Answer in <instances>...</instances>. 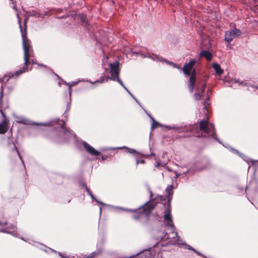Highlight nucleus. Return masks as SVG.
Here are the masks:
<instances>
[{
  "label": "nucleus",
  "mask_w": 258,
  "mask_h": 258,
  "mask_svg": "<svg viewBox=\"0 0 258 258\" xmlns=\"http://www.w3.org/2000/svg\"><path fill=\"white\" fill-rule=\"evenodd\" d=\"M133 218L136 220H138L140 219V215H134L133 216Z\"/></svg>",
  "instance_id": "ea45409f"
},
{
  "label": "nucleus",
  "mask_w": 258,
  "mask_h": 258,
  "mask_svg": "<svg viewBox=\"0 0 258 258\" xmlns=\"http://www.w3.org/2000/svg\"><path fill=\"white\" fill-rule=\"evenodd\" d=\"M209 161L208 160H206L205 161H204L203 163H202V164L201 165H196L193 167H191L189 169H188V170H187L186 171H185V172L184 173V174H186L187 173H190L191 174H194L195 172L196 171H202L203 170H204L205 169H206V168H207V167L209 166Z\"/></svg>",
  "instance_id": "9d476101"
},
{
  "label": "nucleus",
  "mask_w": 258,
  "mask_h": 258,
  "mask_svg": "<svg viewBox=\"0 0 258 258\" xmlns=\"http://www.w3.org/2000/svg\"><path fill=\"white\" fill-rule=\"evenodd\" d=\"M173 184L167 186L165 189L167 196L168 197L167 200V206L166 207V209L164 212V220L165 221V224L166 226L171 227L172 230H175V227L173 224L172 221V218L171 214V205L170 202L172 198L173 194Z\"/></svg>",
  "instance_id": "20e7f679"
},
{
  "label": "nucleus",
  "mask_w": 258,
  "mask_h": 258,
  "mask_svg": "<svg viewBox=\"0 0 258 258\" xmlns=\"http://www.w3.org/2000/svg\"><path fill=\"white\" fill-rule=\"evenodd\" d=\"M101 213H102V209H101V208H100V210H99V215H100V216L101 215Z\"/></svg>",
  "instance_id": "052dcab7"
},
{
  "label": "nucleus",
  "mask_w": 258,
  "mask_h": 258,
  "mask_svg": "<svg viewBox=\"0 0 258 258\" xmlns=\"http://www.w3.org/2000/svg\"><path fill=\"white\" fill-rule=\"evenodd\" d=\"M4 80V78H0V83H3Z\"/></svg>",
  "instance_id": "338daca9"
},
{
  "label": "nucleus",
  "mask_w": 258,
  "mask_h": 258,
  "mask_svg": "<svg viewBox=\"0 0 258 258\" xmlns=\"http://www.w3.org/2000/svg\"><path fill=\"white\" fill-rule=\"evenodd\" d=\"M160 163H159V162H157V163H156V164L155 165V166H156V167H159V166H160Z\"/></svg>",
  "instance_id": "bf43d9fd"
},
{
  "label": "nucleus",
  "mask_w": 258,
  "mask_h": 258,
  "mask_svg": "<svg viewBox=\"0 0 258 258\" xmlns=\"http://www.w3.org/2000/svg\"><path fill=\"white\" fill-rule=\"evenodd\" d=\"M101 252V249H97L96 251L92 252L90 254L86 256L85 258H95Z\"/></svg>",
  "instance_id": "b1692460"
},
{
  "label": "nucleus",
  "mask_w": 258,
  "mask_h": 258,
  "mask_svg": "<svg viewBox=\"0 0 258 258\" xmlns=\"http://www.w3.org/2000/svg\"><path fill=\"white\" fill-rule=\"evenodd\" d=\"M115 78H116V80L115 81H116L118 83H119V84L120 85H121L123 88L125 87V86L123 85L122 81L119 78V76L116 77Z\"/></svg>",
  "instance_id": "f704fd0d"
},
{
  "label": "nucleus",
  "mask_w": 258,
  "mask_h": 258,
  "mask_svg": "<svg viewBox=\"0 0 258 258\" xmlns=\"http://www.w3.org/2000/svg\"><path fill=\"white\" fill-rule=\"evenodd\" d=\"M195 99L197 100H199L201 99V97L204 96V95L201 94L199 92H196L194 94Z\"/></svg>",
  "instance_id": "7c9ffc66"
},
{
  "label": "nucleus",
  "mask_w": 258,
  "mask_h": 258,
  "mask_svg": "<svg viewBox=\"0 0 258 258\" xmlns=\"http://www.w3.org/2000/svg\"><path fill=\"white\" fill-rule=\"evenodd\" d=\"M200 56L205 57L207 60H210L212 57V53L207 50H203L200 52Z\"/></svg>",
  "instance_id": "412c9836"
},
{
  "label": "nucleus",
  "mask_w": 258,
  "mask_h": 258,
  "mask_svg": "<svg viewBox=\"0 0 258 258\" xmlns=\"http://www.w3.org/2000/svg\"><path fill=\"white\" fill-rule=\"evenodd\" d=\"M107 156H106V155L102 156L101 157V159H102V160L104 161V160H106L107 159Z\"/></svg>",
  "instance_id": "8fccbe9b"
},
{
  "label": "nucleus",
  "mask_w": 258,
  "mask_h": 258,
  "mask_svg": "<svg viewBox=\"0 0 258 258\" xmlns=\"http://www.w3.org/2000/svg\"><path fill=\"white\" fill-rule=\"evenodd\" d=\"M58 254L61 258H70L69 257L64 256L61 253L59 252H58Z\"/></svg>",
  "instance_id": "de8ad7c7"
},
{
  "label": "nucleus",
  "mask_w": 258,
  "mask_h": 258,
  "mask_svg": "<svg viewBox=\"0 0 258 258\" xmlns=\"http://www.w3.org/2000/svg\"><path fill=\"white\" fill-rule=\"evenodd\" d=\"M82 186L85 187L86 191L87 192L88 194L91 197L92 200L95 201V202H97L98 203H99L102 205L106 206H108V207H112V206H111L110 205H107V204H104V203L100 202V201H98V200H97L95 198V197L94 196V195L92 194V192L90 190L89 188L87 187V185L85 183H83Z\"/></svg>",
  "instance_id": "dca6fc26"
},
{
  "label": "nucleus",
  "mask_w": 258,
  "mask_h": 258,
  "mask_svg": "<svg viewBox=\"0 0 258 258\" xmlns=\"http://www.w3.org/2000/svg\"><path fill=\"white\" fill-rule=\"evenodd\" d=\"M199 128L204 137H212L219 143H221L216 137L215 129L213 123L205 120H202L200 122Z\"/></svg>",
  "instance_id": "39448f33"
},
{
  "label": "nucleus",
  "mask_w": 258,
  "mask_h": 258,
  "mask_svg": "<svg viewBox=\"0 0 258 258\" xmlns=\"http://www.w3.org/2000/svg\"><path fill=\"white\" fill-rule=\"evenodd\" d=\"M252 182H250L249 183H248V186H247L245 188V190H247L249 187V186H250V184H252Z\"/></svg>",
  "instance_id": "3c124183"
},
{
  "label": "nucleus",
  "mask_w": 258,
  "mask_h": 258,
  "mask_svg": "<svg viewBox=\"0 0 258 258\" xmlns=\"http://www.w3.org/2000/svg\"><path fill=\"white\" fill-rule=\"evenodd\" d=\"M134 53L135 54H139L140 55V53L139 52H134Z\"/></svg>",
  "instance_id": "774afa93"
},
{
  "label": "nucleus",
  "mask_w": 258,
  "mask_h": 258,
  "mask_svg": "<svg viewBox=\"0 0 258 258\" xmlns=\"http://www.w3.org/2000/svg\"><path fill=\"white\" fill-rule=\"evenodd\" d=\"M125 149L126 150V152L129 153L130 154H137L138 153L137 151H136L135 149H130L129 148L125 147V146L122 147L110 148L108 149V150H115V149Z\"/></svg>",
  "instance_id": "aec40b11"
},
{
  "label": "nucleus",
  "mask_w": 258,
  "mask_h": 258,
  "mask_svg": "<svg viewBox=\"0 0 258 258\" xmlns=\"http://www.w3.org/2000/svg\"><path fill=\"white\" fill-rule=\"evenodd\" d=\"M1 93H0V113H1L3 118L6 119V116L5 113L4 111V108L3 105V97L4 96V85H2L1 87Z\"/></svg>",
  "instance_id": "f3484780"
},
{
  "label": "nucleus",
  "mask_w": 258,
  "mask_h": 258,
  "mask_svg": "<svg viewBox=\"0 0 258 258\" xmlns=\"http://www.w3.org/2000/svg\"><path fill=\"white\" fill-rule=\"evenodd\" d=\"M61 81H62V82L63 84H66V85H68V86L69 85V83H67L66 82L64 81H63V80H61Z\"/></svg>",
  "instance_id": "13d9d810"
},
{
  "label": "nucleus",
  "mask_w": 258,
  "mask_h": 258,
  "mask_svg": "<svg viewBox=\"0 0 258 258\" xmlns=\"http://www.w3.org/2000/svg\"><path fill=\"white\" fill-rule=\"evenodd\" d=\"M82 186L85 187L86 191L87 192L88 194L91 197L92 200L95 201V202H97L98 203H99L102 205L106 206H108V207H112V206H111L110 205H107V204H104V203L100 202V201H98V200H97L95 198V197L94 196V195L92 194V192L90 190L89 188L87 187V185L85 183H83Z\"/></svg>",
  "instance_id": "2eb2a0df"
},
{
  "label": "nucleus",
  "mask_w": 258,
  "mask_h": 258,
  "mask_svg": "<svg viewBox=\"0 0 258 258\" xmlns=\"http://www.w3.org/2000/svg\"><path fill=\"white\" fill-rule=\"evenodd\" d=\"M140 162V161L138 159H136V164L138 165Z\"/></svg>",
  "instance_id": "680f3d73"
},
{
  "label": "nucleus",
  "mask_w": 258,
  "mask_h": 258,
  "mask_svg": "<svg viewBox=\"0 0 258 258\" xmlns=\"http://www.w3.org/2000/svg\"><path fill=\"white\" fill-rule=\"evenodd\" d=\"M147 58H149L150 59H151L152 60H155L156 59V56L155 57L152 56L150 54H147Z\"/></svg>",
  "instance_id": "4c0bfd02"
},
{
  "label": "nucleus",
  "mask_w": 258,
  "mask_h": 258,
  "mask_svg": "<svg viewBox=\"0 0 258 258\" xmlns=\"http://www.w3.org/2000/svg\"><path fill=\"white\" fill-rule=\"evenodd\" d=\"M163 126L169 130H172V126L170 125H163Z\"/></svg>",
  "instance_id": "a19ab883"
},
{
  "label": "nucleus",
  "mask_w": 258,
  "mask_h": 258,
  "mask_svg": "<svg viewBox=\"0 0 258 258\" xmlns=\"http://www.w3.org/2000/svg\"><path fill=\"white\" fill-rule=\"evenodd\" d=\"M123 88L127 92L128 94L131 93V92L125 87V86L123 87Z\"/></svg>",
  "instance_id": "5fc2aeb1"
},
{
  "label": "nucleus",
  "mask_w": 258,
  "mask_h": 258,
  "mask_svg": "<svg viewBox=\"0 0 258 258\" xmlns=\"http://www.w3.org/2000/svg\"><path fill=\"white\" fill-rule=\"evenodd\" d=\"M78 82H73L71 83H69V85H68L69 86V91L70 101L71 100V92H72L71 87L72 86L77 85L78 84Z\"/></svg>",
  "instance_id": "a878e982"
},
{
  "label": "nucleus",
  "mask_w": 258,
  "mask_h": 258,
  "mask_svg": "<svg viewBox=\"0 0 258 258\" xmlns=\"http://www.w3.org/2000/svg\"><path fill=\"white\" fill-rule=\"evenodd\" d=\"M174 173L175 174V178H177L180 175V174L178 173L176 171H174Z\"/></svg>",
  "instance_id": "603ef678"
},
{
  "label": "nucleus",
  "mask_w": 258,
  "mask_h": 258,
  "mask_svg": "<svg viewBox=\"0 0 258 258\" xmlns=\"http://www.w3.org/2000/svg\"><path fill=\"white\" fill-rule=\"evenodd\" d=\"M7 224V222L6 220H2V221L0 220V226H4L6 225Z\"/></svg>",
  "instance_id": "e433bc0d"
},
{
  "label": "nucleus",
  "mask_w": 258,
  "mask_h": 258,
  "mask_svg": "<svg viewBox=\"0 0 258 258\" xmlns=\"http://www.w3.org/2000/svg\"><path fill=\"white\" fill-rule=\"evenodd\" d=\"M209 97H207V98H206V100H209ZM209 105V103H207V101H205L204 102V108L205 110H207L208 109V106Z\"/></svg>",
  "instance_id": "c9c22d12"
},
{
  "label": "nucleus",
  "mask_w": 258,
  "mask_h": 258,
  "mask_svg": "<svg viewBox=\"0 0 258 258\" xmlns=\"http://www.w3.org/2000/svg\"><path fill=\"white\" fill-rule=\"evenodd\" d=\"M135 101L141 107L143 108L142 106L141 105V104H140V103L139 102V101H138V100L137 99V98L135 97V98H133Z\"/></svg>",
  "instance_id": "79ce46f5"
},
{
  "label": "nucleus",
  "mask_w": 258,
  "mask_h": 258,
  "mask_svg": "<svg viewBox=\"0 0 258 258\" xmlns=\"http://www.w3.org/2000/svg\"><path fill=\"white\" fill-rule=\"evenodd\" d=\"M182 129H183V127L181 126H177V125L172 126V130L176 131L178 132L179 133L182 132Z\"/></svg>",
  "instance_id": "cd10ccee"
},
{
  "label": "nucleus",
  "mask_w": 258,
  "mask_h": 258,
  "mask_svg": "<svg viewBox=\"0 0 258 258\" xmlns=\"http://www.w3.org/2000/svg\"><path fill=\"white\" fill-rule=\"evenodd\" d=\"M79 17L83 22H84L85 24H87V22L86 16L84 15L83 14L79 15Z\"/></svg>",
  "instance_id": "c85d7f7f"
},
{
  "label": "nucleus",
  "mask_w": 258,
  "mask_h": 258,
  "mask_svg": "<svg viewBox=\"0 0 258 258\" xmlns=\"http://www.w3.org/2000/svg\"><path fill=\"white\" fill-rule=\"evenodd\" d=\"M155 204L154 202H151L149 203L148 202L146 203L144 205L141 206L138 209H131L127 208H124L120 207H114L115 209H119L125 212H131V213H144L147 215L150 214L152 210L155 208Z\"/></svg>",
  "instance_id": "423d86ee"
},
{
  "label": "nucleus",
  "mask_w": 258,
  "mask_h": 258,
  "mask_svg": "<svg viewBox=\"0 0 258 258\" xmlns=\"http://www.w3.org/2000/svg\"><path fill=\"white\" fill-rule=\"evenodd\" d=\"M140 55L143 57V58H146L147 57V54H143L142 53H140Z\"/></svg>",
  "instance_id": "a18cd8bd"
},
{
  "label": "nucleus",
  "mask_w": 258,
  "mask_h": 258,
  "mask_svg": "<svg viewBox=\"0 0 258 258\" xmlns=\"http://www.w3.org/2000/svg\"><path fill=\"white\" fill-rule=\"evenodd\" d=\"M156 58L159 61H163V62H166V63H167L168 62V60L166 59H165L162 57H157L156 56Z\"/></svg>",
  "instance_id": "72a5a7b5"
},
{
  "label": "nucleus",
  "mask_w": 258,
  "mask_h": 258,
  "mask_svg": "<svg viewBox=\"0 0 258 258\" xmlns=\"http://www.w3.org/2000/svg\"><path fill=\"white\" fill-rule=\"evenodd\" d=\"M119 62L118 61H116L112 63H109L110 73L111 76L106 77V81H108V80L115 81L116 78L115 77L119 76L120 69H119Z\"/></svg>",
  "instance_id": "0eeeda50"
},
{
  "label": "nucleus",
  "mask_w": 258,
  "mask_h": 258,
  "mask_svg": "<svg viewBox=\"0 0 258 258\" xmlns=\"http://www.w3.org/2000/svg\"><path fill=\"white\" fill-rule=\"evenodd\" d=\"M30 14H29V16H33V17H39L40 15L37 13V12H32V13H29Z\"/></svg>",
  "instance_id": "2f4dec72"
},
{
  "label": "nucleus",
  "mask_w": 258,
  "mask_h": 258,
  "mask_svg": "<svg viewBox=\"0 0 258 258\" xmlns=\"http://www.w3.org/2000/svg\"><path fill=\"white\" fill-rule=\"evenodd\" d=\"M235 82L238 83L239 85H243L244 81L240 80H235Z\"/></svg>",
  "instance_id": "58836bf2"
},
{
  "label": "nucleus",
  "mask_w": 258,
  "mask_h": 258,
  "mask_svg": "<svg viewBox=\"0 0 258 258\" xmlns=\"http://www.w3.org/2000/svg\"><path fill=\"white\" fill-rule=\"evenodd\" d=\"M123 88L127 92L128 94L131 93V92L125 87V86L123 87Z\"/></svg>",
  "instance_id": "6e6d98bb"
},
{
  "label": "nucleus",
  "mask_w": 258,
  "mask_h": 258,
  "mask_svg": "<svg viewBox=\"0 0 258 258\" xmlns=\"http://www.w3.org/2000/svg\"><path fill=\"white\" fill-rule=\"evenodd\" d=\"M18 119L19 120L17 121L18 122L24 124H34L47 126L54 125V123H57V124L54 127L55 131L53 133L54 137L53 139V141L55 142H67L75 138L74 133L69 129L67 128L65 126L64 121L60 120L59 119H54L52 121L43 123L32 122L23 117H20L18 118Z\"/></svg>",
  "instance_id": "f257e3e1"
},
{
  "label": "nucleus",
  "mask_w": 258,
  "mask_h": 258,
  "mask_svg": "<svg viewBox=\"0 0 258 258\" xmlns=\"http://www.w3.org/2000/svg\"><path fill=\"white\" fill-rule=\"evenodd\" d=\"M189 81L188 84V89L190 92H192L196 81V70L192 68L190 74Z\"/></svg>",
  "instance_id": "4468645a"
},
{
  "label": "nucleus",
  "mask_w": 258,
  "mask_h": 258,
  "mask_svg": "<svg viewBox=\"0 0 258 258\" xmlns=\"http://www.w3.org/2000/svg\"><path fill=\"white\" fill-rule=\"evenodd\" d=\"M140 162L142 164H144L145 163V160H141V161H140Z\"/></svg>",
  "instance_id": "0e129e2a"
},
{
  "label": "nucleus",
  "mask_w": 258,
  "mask_h": 258,
  "mask_svg": "<svg viewBox=\"0 0 258 258\" xmlns=\"http://www.w3.org/2000/svg\"><path fill=\"white\" fill-rule=\"evenodd\" d=\"M196 61L194 59L190 60L188 63L184 64L183 68L181 69L186 76H189L194 66L196 64Z\"/></svg>",
  "instance_id": "f8f14e48"
},
{
  "label": "nucleus",
  "mask_w": 258,
  "mask_h": 258,
  "mask_svg": "<svg viewBox=\"0 0 258 258\" xmlns=\"http://www.w3.org/2000/svg\"><path fill=\"white\" fill-rule=\"evenodd\" d=\"M17 17L18 19V22L19 23V27L20 29V31L21 33V35L22 37V43H23V47L24 49V64L25 66L21 68L20 70L14 72V73H9L7 74H6L4 76V80L5 81V78L8 77L7 79V82H8L11 78H17L19 77L21 74L24 73H25L28 71V65L29 63L30 57L31 56L32 54V49L31 47L30 44V40L28 39L26 36V32H23L22 30V28L21 26V21L19 15V14L17 13Z\"/></svg>",
  "instance_id": "f03ea898"
},
{
  "label": "nucleus",
  "mask_w": 258,
  "mask_h": 258,
  "mask_svg": "<svg viewBox=\"0 0 258 258\" xmlns=\"http://www.w3.org/2000/svg\"><path fill=\"white\" fill-rule=\"evenodd\" d=\"M172 231H173L171 233V235H172V237L168 236L167 233L164 231L163 232H160V235L156 238V240L159 241H167L166 243L167 244L178 245L179 247H183L184 249L191 250L195 252L198 255L205 257V256H204L202 253L195 249L189 245L187 244L185 242H184L179 236H178L177 232H174V230Z\"/></svg>",
  "instance_id": "7ed1b4c3"
},
{
  "label": "nucleus",
  "mask_w": 258,
  "mask_h": 258,
  "mask_svg": "<svg viewBox=\"0 0 258 258\" xmlns=\"http://www.w3.org/2000/svg\"><path fill=\"white\" fill-rule=\"evenodd\" d=\"M14 150H15L16 151V152H17V154H18L20 159L21 160V161L22 162V163L23 164L24 166L25 167L24 163V161H23V160L22 159V157L21 156V155L20 154V153L19 152V151H18L17 147L15 145H14Z\"/></svg>",
  "instance_id": "c756f323"
},
{
  "label": "nucleus",
  "mask_w": 258,
  "mask_h": 258,
  "mask_svg": "<svg viewBox=\"0 0 258 258\" xmlns=\"http://www.w3.org/2000/svg\"><path fill=\"white\" fill-rule=\"evenodd\" d=\"M250 84H248L247 82L244 81L243 86H250Z\"/></svg>",
  "instance_id": "49530a36"
},
{
  "label": "nucleus",
  "mask_w": 258,
  "mask_h": 258,
  "mask_svg": "<svg viewBox=\"0 0 258 258\" xmlns=\"http://www.w3.org/2000/svg\"><path fill=\"white\" fill-rule=\"evenodd\" d=\"M206 85L205 83H201V84H197L196 85V90L197 92H199L201 94L203 95Z\"/></svg>",
  "instance_id": "a211bd4d"
},
{
  "label": "nucleus",
  "mask_w": 258,
  "mask_h": 258,
  "mask_svg": "<svg viewBox=\"0 0 258 258\" xmlns=\"http://www.w3.org/2000/svg\"><path fill=\"white\" fill-rule=\"evenodd\" d=\"M17 229V228L15 225H11L7 228L1 229L0 232L11 234L14 237H18L21 238L22 240L26 241V240L23 237H19V234L16 232Z\"/></svg>",
  "instance_id": "1a4fd4ad"
},
{
  "label": "nucleus",
  "mask_w": 258,
  "mask_h": 258,
  "mask_svg": "<svg viewBox=\"0 0 258 258\" xmlns=\"http://www.w3.org/2000/svg\"><path fill=\"white\" fill-rule=\"evenodd\" d=\"M106 78L105 79L103 78V77H101L99 80H96L95 82H92L91 81H87L88 82H89L91 84H94L96 83H102L104 82H107V81H106Z\"/></svg>",
  "instance_id": "bb28decb"
},
{
  "label": "nucleus",
  "mask_w": 258,
  "mask_h": 258,
  "mask_svg": "<svg viewBox=\"0 0 258 258\" xmlns=\"http://www.w3.org/2000/svg\"><path fill=\"white\" fill-rule=\"evenodd\" d=\"M50 250H51L52 251L54 252H56V251L55 250H53L50 248H48Z\"/></svg>",
  "instance_id": "69168bd1"
},
{
  "label": "nucleus",
  "mask_w": 258,
  "mask_h": 258,
  "mask_svg": "<svg viewBox=\"0 0 258 258\" xmlns=\"http://www.w3.org/2000/svg\"><path fill=\"white\" fill-rule=\"evenodd\" d=\"M167 64L171 65L173 68H177L178 69H180V68L178 64L174 63L173 62L170 61L169 60H168V62L167 63Z\"/></svg>",
  "instance_id": "473e14b6"
},
{
  "label": "nucleus",
  "mask_w": 258,
  "mask_h": 258,
  "mask_svg": "<svg viewBox=\"0 0 258 258\" xmlns=\"http://www.w3.org/2000/svg\"><path fill=\"white\" fill-rule=\"evenodd\" d=\"M3 120L0 123V134H5L7 130L6 123V120L3 118Z\"/></svg>",
  "instance_id": "5701e85b"
},
{
  "label": "nucleus",
  "mask_w": 258,
  "mask_h": 258,
  "mask_svg": "<svg viewBox=\"0 0 258 258\" xmlns=\"http://www.w3.org/2000/svg\"><path fill=\"white\" fill-rule=\"evenodd\" d=\"M123 88L127 92L128 94L131 93V92L125 87V86L123 87Z\"/></svg>",
  "instance_id": "4d7b16f0"
},
{
  "label": "nucleus",
  "mask_w": 258,
  "mask_h": 258,
  "mask_svg": "<svg viewBox=\"0 0 258 258\" xmlns=\"http://www.w3.org/2000/svg\"><path fill=\"white\" fill-rule=\"evenodd\" d=\"M253 192L255 195H258V189H256Z\"/></svg>",
  "instance_id": "864d4df0"
},
{
  "label": "nucleus",
  "mask_w": 258,
  "mask_h": 258,
  "mask_svg": "<svg viewBox=\"0 0 258 258\" xmlns=\"http://www.w3.org/2000/svg\"><path fill=\"white\" fill-rule=\"evenodd\" d=\"M230 149L231 151H232L235 154H237V155H238L239 156L241 157V158H242L243 159V160L244 161H245L246 162H247V163L249 162V159L245 156L244 155H243V154H242L241 153L239 152L238 151L235 150V149H233L232 148H230Z\"/></svg>",
  "instance_id": "4be33fe9"
},
{
  "label": "nucleus",
  "mask_w": 258,
  "mask_h": 258,
  "mask_svg": "<svg viewBox=\"0 0 258 258\" xmlns=\"http://www.w3.org/2000/svg\"><path fill=\"white\" fill-rule=\"evenodd\" d=\"M241 34L240 30L236 28L231 29L225 32V40L228 42H230L234 38Z\"/></svg>",
  "instance_id": "6e6552de"
},
{
  "label": "nucleus",
  "mask_w": 258,
  "mask_h": 258,
  "mask_svg": "<svg viewBox=\"0 0 258 258\" xmlns=\"http://www.w3.org/2000/svg\"><path fill=\"white\" fill-rule=\"evenodd\" d=\"M212 67L214 69L216 75H221L223 73V70L221 68L218 63L216 62L213 63Z\"/></svg>",
  "instance_id": "6ab92c4d"
},
{
  "label": "nucleus",
  "mask_w": 258,
  "mask_h": 258,
  "mask_svg": "<svg viewBox=\"0 0 258 258\" xmlns=\"http://www.w3.org/2000/svg\"><path fill=\"white\" fill-rule=\"evenodd\" d=\"M135 101L141 107L143 108L142 106L141 105V104H140V103L139 102V101H138V100L137 99V98L135 97V98H133Z\"/></svg>",
  "instance_id": "37998d69"
},
{
  "label": "nucleus",
  "mask_w": 258,
  "mask_h": 258,
  "mask_svg": "<svg viewBox=\"0 0 258 258\" xmlns=\"http://www.w3.org/2000/svg\"><path fill=\"white\" fill-rule=\"evenodd\" d=\"M82 145L84 147L86 152H87L91 155L97 156L101 154L100 152L95 149L92 146L88 144L86 142L82 141Z\"/></svg>",
  "instance_id": "9b49d317"
},
{
  "label": "nucleus",
  "mask_w": 258,
  "mask_h": 258,
  "mask_svg": "<svg viewBox=\"0 0 258 258\" xmlns=\"http://www.w3.org/2000/svg\"><path fill=\"white\" fill-rule=\"evenodd\" d=\"M151 119L153 121V123L151 125V128L152 129L155 128L158 126H163V125H162V124H160L159 123H158V122L156 121L153 117H151Z\"/></svg>",
  "instance_id": "393cba45"
},
{
  "label": "nucleus",
  "mask_w": 258,
  "mask_h": 258,
  "mask_svg": "<svg viewBox=\"0 0 258 258\" xmlns=\"http://www.w3.org/2000/svg\"><path fill=\"white\" fill-rule=\"evenodd\" d=\"M130 258H154L151 251L149 249L143 250L138 253L136 256H132Z\"/></svg>",
  "instance_id": "ddd939ff"
},
{
  "label": "nucleus",
  "mask_w": 258,
  "mask_h": 258,
  "mask_svg": "<svg viewBox=\"0 0 258 258\" xmlns=\"http://www.w3.org/2000/svg\"><path fill=\"white\" fill-rule=\"evenodd\" d=\"M135 101L141 107L143 108L142 106L141 105V104H140V103L139 102V101H138V100L137 99V98L135 97V98H133Z\"/></svg>",
  "instance_id": "c03bdc74"
},
{
  "label": "nucleus",
  "mask_w": 258,
  "mask_h": 258,
  "mask_svg": "<svg viewBox=\"0 0 258 258\" xmlns=\"http://www.w3.org/2000/svg\"><path fill=\"white\" fill-rule=\"evenodd\" d=\"M13 9L15 10L16 11V12H17L18 10L15 5H14V6H13Z\"/></svg>",
  "instance_id": "e2e57ef3"
},
{
  "label": "nucleus",
  "mask_w": 258,
  "mask_h": 258,
  "mask_svg": "<svg viewBox=\"0 0 258 258\" xmlns=\"http://www.w3.org/2000/svg\"><path fill=\"white\" fill-rule=\"evenodd\" d=\"M250 87H251V88H255V89H258V86H255L254 85H250Z\"/></svg>",
  "instance_id": "09e8293b"
}]
</instances>
